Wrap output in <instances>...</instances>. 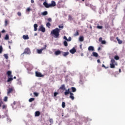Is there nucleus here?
Segmentation results:
<instances>
[{"label": "nucleus", "mask_w": 125, "mask_h": 125, "mask_svg": "<svg viewBox=\"0 0 125 125\" xmlns=\"http://www.w3.org/2000/svg\"><path fill=\"white\" fill-rule=\"evenodd\" d=\"M60 29L58 28H56L51 32V35L54 36V38L55 39H59L60 34Z\"/></svg>", "instance_id": "nucleus-1"}, {"label": "nucleus", "mask_w": 125, "mask_h": 125, "mask_svg": "<svg viewBox=\"0 0 125 125\" xmlns=\"http://www.w3.org/2000/svg\"><path fill=\"white\" fill-rule=\"evenodd\" d=\"M43 4L46 8H49V7H54V6H56V2H55L54 1H52L51 4H48L46 2H44Z\"/></svg>", "instance_id": "nucleus-2"}, {"label": "nucleus", "mask_w": 125, "mask_h": 125, "mask_svg": "<svg viewBox=\"0 0 125 125\" xmlns=\"http://www.w3.org/2000/svg\"><path fill=\"white\" fill-rule=\"evenodd\" d=\"M7 75L8 76V80L7 81V83H10V82L13 81V76L11 74V71H8L7 72Z\"/></svg>", "instance_id": "nucleus-3"}, {"label": "nucleus", "mask_w": 125, "mask_h": 125, "mask_svg": "<svg viewBox=\"0 0 125 125\" xmlns=\"http://www.w3.org/2000/svg\"><path fill=\"white\" fill-rule=\"evenodd\" d=\"M110 62H111V63H110V68H111V69L115 68V67H116V66L115 65V63H116V61H115V59H111Z\"/></svg>", "instance_id": "nucleus-4"}, {"label": "nucleus", "mask_w": 125, "mask_h": 125, "mask_svg": "<svg viewBox=\"0 0 125 125\" xmlns=\"http://www.w3.org/2000/svg\"><path fill=\"white\" fill-rule=\"evenodd\" d=\"M47 46L46 45H44V47L42 48L41 49H38L37 50V52L39 54H41L42 52V50L44 49H46V47Z\"/></svg>", "instance_id": "nucleus-5"}, {"label": "nucleus", "mask_w": 125, "mask_h": 125, "mask_svg": "<svg viewBox=\"0 0 125 125\" xmlns=\"http://www.w3.org/2000/svg\"><path fill=\"white\" fill-rule=\"evenodd\" d=\"M23 53V54L25 53L26 54H31V51L30 50V48H25Z\"/></svg>", "instance_id": "nucleus-6"}, {"label": "nucleus", "mask_w": 125, "mask_h": 125, "mask_svg": "<svg viewBox=\"0 0 125 125\" xmlns=\"http://www.w3.org/2000/svg\"><path fill=\"white\" fill-rule=\"evenodd\" d=\"M36 77L42 78V77H43V75L42 74L41 72H39V71H36L35 72Z\"/></svg>", "instance_id": "nucleus-7"}, {"label": "nucleus", "mask_w": 125, "mask_h": 125, "mask_svg": "<svg viewBox=\"0 0 125 125\" xmlns=\"http://www.w3.org/2000/svg\"><path fill=\"white\" fill-rule=\"evenodd\" d=\"M14 89L13 88H9V89H7V95L10 94L12 92H13Z\"/></svg>", "instance_id": "nucleus-8"}, {"label": "nucleus", "mask_w": 125, "mask_h": 125, "mask_svg": "<svg viewBox=\"0 0 125 125\" xmlns=\"http://www.w3.org/2000/svg\"><path fill=\"white\" fill-rule=\"evenodd\" d=\"M39 31H41V32H42V33H44V32H45V28L43 27L42 25H41L39 29Z\"/></svg>", "instance_id": "nucleus-9"}, {"label": "nucleus", "mask_w": 125, "mask_h": 125, "mask_svg": "<svg viewBox=\"0 0 125 125\" xmlns=\"http://www.w3.org/2000/svg\"><path fill=\"white\" fill-rule=\"evenodd\" d=\"M69 52L72 54H75V52H77V50H76V49H75V47H74L72 49L70 50Z\"/></svg>", "instance_id": "nucleus-10"}, {"label": "nucleus", "mask_w": 125, "mask_h": 125, "mask_svg": "<svg viewBox=\"0 0 125 125\" xmlns=\"http://www.w3.org/2000/svg\"><path fill=\"white\" fill-rule=\"evenodd\" d=\"M61 53H62V52L59 50H58L57 51H55L54 53L55 55H56V56L60 55Z\"/></svg>", "instance_id": "nucleus-11"}, {"label": "nucleus", "mask_w": 125, "mask_h": 125, "mask_svg": "<svg viewBox=\"0 0 125 125\" xmlns=\"http://www.w3.org/2000/svg\"><path fill=\"white\" fill-rule=\"evenodd\" d=\"M65 91L64 92L65 95H68V94H70L71 92H70V89H65Z\"/></svg>", "instance_id": "nucleus-12"}, {"label": "nucleus", "mask_w": 125, "mask_h": 125, "mask_svg": "<svg viewBox=\"0 0 125 125\" xmlns=\"http://www.w3.org/2000/svg\"><path fill=\"white\" fill-rule=\"evenodd\" d=\"M62 53L64 57H66L67 55H69V52H62Z\"/></svg>", "instance_id": "nucleus-13"}, {"label": "nucleus", "mask_w": 125, "mask_h": 125, "mask_svg": "<svg viewBox=\"0 0 125 125\" xmlns=\"http://www.w3.org/2000/svg\"><path fill=\"white\" fill-rule=\"evenodd\" d=\"M89 51H94V47L92 46H90L88 48Z\"/></svg>", "instance_id": "nucleus-14"}, {"label": "nucleus", "mask_w": 125, "mask_h": 125, "mask_svg": "<svg viewBox=\"0 0 125 125\" xmlns=\"http://www.w3.org/2000/svg\"><path fill=\"white\" fill-rule=\"evenodd\" d=\"M60 89L62 90H66V87H65V84H62L61 87H60Z\"/></svg>", "instance_id": "nucleus-15"}, {"label": "nucleus", "mask_w": 125, "mask_h": 125, "mask_svg": "<svg viewBox=\"0 0 125 125\" xmlns=\"http://www.w3.org/2000/svg\"><path fill=\"white\" fill-rule=\"evenodd\" d=\"M69 98L71 100H74L75 99V97H74V94L73 93H70Z\"/></svg>", "instance_id": "nucleus-16"}, {"label": "nucleus", "mask_w": 125, "mask_h": 125, "mask_svg": "<svg viewBox=\"0 0 125 125\" xmlns=\"http://www.w3.org/2000/svg\"><path fill=\"white\" fill-rule=\"evenodd\" d=\"M116 40H117V41L118 42L119 44H122L123 43V41L120 40V39H119V37H117V38H116Z\"/></svg>", "instance_id": "nucleus-17"}, {"label": "nucleus", "mask_w": 125, "mask_h": 125, "mask_svg": "<svg viewBox=\"0 0 125 125\" xmlns=\"http://www.w3.org/2000/svg\"><path fill=\"white\" fill-rule=\"evenodd\" d=\"M41 115V112L39 111L35 112V117H39Z\"/></svg>", "instance_id": "nucleus-18"}, {"label": "nucleus", "mask_w": 125, "mask_h": 125, "mask_svg": "<svg viewBox=\"0 0 125 125\" xmlns=\"http://www.w3.org/2000/svg\"><path fill=\"white\" fill-rule=\"evenodd\" d=\"M92 55H93V56H94V57H98V56H99L98 53H97L95 52H93L92 53Z\"/></svg>", "instance_id": "nucleus-19"}, {"label": "nucleus", "mask_w": 125, "mask_h": 125, "mask_svg": "<svg viewBox=\"0 0 125 125\" xmlns=\"http://www.w3.org/2000/svg\"><path fill=\"white\" fill-rule=\"evenodd\" d=\"M23 40H29V36L28 35H23L22 36Z\"/></svg>", "instance_id": "nucleus-20"}, {"label": "nucleus", "mask_w": 125, "mask_h": 125, "mask_svg": "<svg viewBox=\"0 0 125 125\" xmlns=\"http://www.w3.org/2000/svg\"><path fill=\"white\" fill-rule=\"evenodd\" d=\"M34 31H37L38 30V24H34Z\"/></svg>", "instance_id": "nucleus-21"}, {"label": "nucleus", "mask_w": 125, "mask_h": 125, "mask_svg": "<svg viewBox=\"0 0 125 125\" xmlns=\"http://www.w3.org/2000/svg\"><path fill=\"white\" fill-rule=\"evenodd\" d=\"M47 11H45L44 12L42 13V15L43 16H45V15H47Z\"/></svg>", "instance_id": "nucleus-22"}, {"label": "nucleus", "mask_w": 125, "mask_h": 125, "mask_svg": "<svg viewBox=\"0 0 125 125\" xmlns=\"http://www.w3.org/2000/svg\"><path fill=\"white\" fill-rule=\"evenodd\" d=\"M68 20L70 21H72V20H74V18L72 17L71 15L68 16Z\"/></svg>", "instance_id": "nucleus-23"}, {"label": "nucleus", "mask_w": 125, "mask_h": 125, "mask_svg": "<svg viewBox=\"0 0 125 125\" xmlns=\"http://www.w3.org/2000/svg\"><path fill=\"white\" fill-rule=\"evenodd\" d=\"M84 38L83 36H80L79 38V41L80 42H83Z\"/></svg>", "instance_id": "nucleus-24"}, {"label": "nucleus", "mask_w": 125, "mask_h": 125, "mask_svg": "<svg viewBox=\"0 0 125 125\" xmlns=\"http://www.w3.org/2000/svg\"><path fill=\"white\" fill-rule=\"evenodd\" d=\"M71 90H72V92H76V91H77V89H76V88H75L74 87H72Z\"/></svg>", "instance_id": "nucleus-25"}, {"label": "nucleus", "mask_w": 125, "mask_h": 125, "mask_svg": "<svg viewBox=\"0 0 125 125\" xmlns=\"http://www.w3.org/2000/svg\"><path fill=\"white\" fill-rule=\"evenodd\" d=\"M4 40H6V41H7V40H9V36H8V34H6L5 38Z\"/></svg>", "instance_id": "nucleus-26"}, {"label": "nucleus", "mask_w": 125, "mask_h": 125, "mask_svg": "<svg viewBox=\"0 0 125 125\" xmlns=\"http://www.w3.org/2000/svg\"><path fill=\"white\" fill-rule=\"evenodd\" d=\"M46 27H48V28H50V26H51V24L50 22H47L46 24Z\"/></svg>", "instance_id": "nucleus-27"}, {"label": "nucleus", "mask_w": 125, "mask_h": 125, "mask_svg": "<svg viewBox=\"0 0 125 125\" xmlns=\"http://www.w3.org/2000/svg\"><path fill=\"white\" fill-rule=\"evenodd\" d=\"M63 45H64V46H68V42H67V41H64L63 42Z\"/></svg>", "instance_id": "nucleus-28"}, {"label": "nucleus", "mask_w": 125, "mask_h": 125, "mask_svg": "<svg viewBox=\"0 0 125 125\" xmlns=\"http://www.w3.org/2000/svg\"><path fill=\"white\" fill-rule=\"evenodd\" d=\"M33 101H35V98H31L29 99V102H33Z\"/></svg>", "instance_id": "nucleus-29"}, {"label": "nucleus", "mask_w": 125, "mask_h": 125, "mask_svg": "<svg viewBox=\"0 0 125 125\" xmlns=\"http://www.w3.org/2000/svg\"><path fill=\"white\" fill-rule=\"evenodd\" d=\"M3 56L5 58V59H8V54H4Z\"/></svg>", "instance_id": "nucleus-30"}, {"label": "nucleus", "mask_w": 125, "mask_h": 125, "mask_svg": "<svg viewBox=\"0 0 125 125\" xmlns=\"http://www.w3.org/2000/svg\"><path fill=\"white\" fill-rule=\"evenodd\" d=\"M80 35V33H79V31L77 30L76 33L74 34V36L75 37H77V36H79Z\"/></svg>", "instance_id": "nucleus-31"}, {"label": "nucleus", "mask_w": 125, "mask_h": 125, "mask_svg": "<svg viewBox=\"0 0 125 125\" xmlns=\"http://www.w3.org/2000/svg\"><path fill=\"white\" fill-rule=\"evenodd\" d=\"M2 50H3L2 46L0 45V54L2 53Z\"/></svg>", "instance_id": "nucleus-32"}, {"label": "nucleus", "mask_w": 125, "mask_h": 125, "mask_svg": "<svg viewBox=\"0 0 125 125\" xmlns=\"http://www.w3.org/2000/svg\"><path fill=\"white\" fill-rule=\"evenodd\" d=\"M114 59H115V60H119V59H120V57H119L118 56H115L114 57Z\"/></svg>", "instance_id": "nucleus-33"}, {"label": "nucleus", "mask_w": 125, "mask_h": 125, "mask_svg": "<svg viewBox=\"0 0 125 125\" xmlns=\"http://www.w3.org/2000/svg\"><path fill=\"white\" fill-rule=\"evenodd\" d=\"M62 108H64V107H65V102H63L62 103Z\"/></svg>", "instance_id": "nucleus-34"}, {"label": "nucleus", "mask_w": 125, "mask_h": 125, "mask_svg": "<svg viewBox=\"0 0 125 125\" xmlns=\"http://www.w3.org/2000/svg\"><path fill=\"white\" fill-rule=\"evenodd\" d=\"M97 29H103V26L98 25L97 26Z\"/></svg>", "instance_id": "nucleus-35"}, {"label": "nucleus", "mask_w": 125, "mask_h": 125, "mask_svg": "<svg viewBox=\"0 0 125 125\" xmlns=\"http://www.w3.org/2000/svg\"><path fill=\"white\" fill-rule=\"evenodd\" d=\"M8 99V97H5L4 98V101L5 102H6L7 101V99Z\"/></svg>", "instance_id": "nucleus-36"}, {"label": "nucleus", "mask_w": 125, "mask_h": 125, "mask_svg": "<svg viewBox=\"0 0 125 125\" xmlns=\"http://www.w3.org/2000/svg\"><path fill=\"white\" fill-rule=\"evenodd\" d=\"M102 44H106V41H103L101 42Z\"/></svg>", "instance_id": "nucleus-37"}, {"label": "nucleus", "mask_w": 125, "mask_h": 125, "mask_svg": "<svg viewBox=\"0 0 125 125\" xmlns=\"http://www.w3.org/2000/svg\"><path fill=\"white\" fill-rule=\"evenodd\" d=\"M72 41V38L69 37L68 39L67 40V42H71Z\"/></svg>", "instance_id": "nucleus-38"}, {"label": "nucleus", "mask_w": 125, "mask_h": 125, "mask_svg": "<svg viewBox=\"0 0 125 125\" xmlns=\"http://www.w3.org/2000/svg\"><path fill=\"white\" fill-rule=\"evenodd\" d=\"M8 23V21H7V20H5V26H7V24Z\"/></svg>", "instance_id": "nucleus-39"}, {"label": "nucleus", "mask_w": 125, "mask_h": 125, "mask_svg": "<svg viewBox=\"0 0 125 125\" xmlns=\"http://www.w3.org/2000/svg\"><path fill=\"white\" fill-rule=\"evenodd\" d=\"M57 94H58V92H55V93H54V96L55 97H56L57 96Z\"/></svg>", "instance_id": "nucleus-40"}, {"label": "nucleus", "mask_w": 125, "mask_h": 125, "mask_svg": "<svg viewBox=\"0 0 125 125\" xmlns=\"http://www.w3.org/2000/svg\"><path fill=\"white\" fill-rule=\"evenodd\" d=\"M30 10H31V8H30V7L27 8V9H26V11L27 12H30Z\"/></svg>", "instance_id": "nucleus-41"}, {"label": "nucleus", "mask_w": 125, "mask_h": 125, "mask_svg": "<svg viewBox=\"0 0 125 125\" xmlns=\"http://www.w3.org/2000/svg\"><path fill=\"white\" fill-rule=\"evenodd\" d=\"M47 21H48L49 22H51V21H52V20L51 19V18H49L47 19Z\"/></svg>", "instance_id": "nucleus-42"}, {"label": "nucleus", "mask_w": 125, "mask_h": 125, "mask_svg": "<svg viewBox=\"0 0 125 125\" xmlns=\"http://www.w3.org/2000/svg\"><path fill=\"white\" fill-rule=\"evenodd\" d=\"M34 95L35 96H39V94H38V93H37V92H34Z\"/></svg>", "instance_id": "nucleus-43"}, {"label": "nucleus", "mask_w": 125, "mask_h": 125, "mask_svg": "<svg viewBox=\"0 0 125 125\" xmlns=\"http://www.w3.org/2000/svg\"><path fill=\"white\" fill-rule=\"evenodd\" d=\"M59 28H61V29H63V28H64V26L62 25H59Z\"/></svg>", "instance_id": "nucleus-44"}, {"label": "nucleus", "mask_w": 125, "mask_h": 125, "mask_svg": "<svg viewBox=\"0 0 125 125\" xmlns=\"http://www.w3.org/2000/svg\"><path fill=\"white\" fill-rule=\"evenodd\" d=\"M102 37H100L99 39V42H102Z\"/></svg>", "instance_id": "nucleus-45"}, {"label": "nucleus", "mask_w": 125, "mask_h": 125, "mask_svg": "<svg viewBox=\"0 0 125 125\" xmlns=\"http://www.w3.org/2000/svg\"><path fill=\"white\" fill-rule=\"evenodd\" d=\"M2 109H6V105H3L2 106Z\"/></svg>", "instance_id": "nucleus-46"}, {"label": "nucleus", "mask_w": 125, "mask_h": 125, "mask_svg": "<svg viewBox=\"0 0 125 125\" xmlns=\"http://www.w3.org/2000/svg\"><path fill=\"white\" fill-rule=\"evenodd\" d=\"M17 14H18V16H21V12H18Z\"/></svg>", "instance_id": "nucleus-47"}, {"label": "nucleus", "mask_w": 125, "mask_h": 125, "mask_svg": "<svg viewBox=\"0 0 125 125\" xmlns=\"http://www.w3.org/2000/svg\"><path fill=\"white\" fill-rule=\"evenodd\" d=\"M63 39H64V40H65V41H67L68 40V39L67 38V37H66V36H64Z\"/></svg>", "instance_id": "nucleus-48"}, {"label": "nucleus", "mask_w": 125, "mask_h": 125, "mask_svg": "<svg viewBox=\"0 0 125 125\" xmlns=\"http://www.w3.org/2000/svg\"><path fill=\"white\" fill-rule=\"evenodd\" d=\"M49 122H50V123H53V120L52 119H50L49 120Z\"/></svg>", "instance_id": "nucleus-49"}, {"label": "nucleus", "mask_w": 125, "mask_h": 125, "mask_svg": "<svg viewBox=\"0 0 125 125\" xmlns=\"http://www.w3.org/2000/svg\"><path fill=\"white\" fill-rule=\"evenodd\" d=\"M97 62H98V63H101V62H100V60H99V59H98V60H97Z\"/></svg>", "instance_id": "nucleus-50"}, {"label": "nucleus", "mask_w": 125, "mask_h": 125, "mask_svg": "<svg viewBox=\"0 0 125 125\" xmlns=\"http://www.w3.org/2000/svg\"><path fill=\"white\" fill-rule=\"evenodd\" d=\"M31 3H34V2H35V1H34V0H31Z\"/></svg>", "instance_id": "nucleus-51"}, {"label": "nucleus", "mask_w": 125, "mask_h": 125, "mask_svg": "<svg viewBox=\"0 0 125 125\" xmlns=\"http://www.w3.org/2000/svg\"><path fill=\"white\" fill-rule=\"evenodd\" d=\"M1 33H5V30H2Z\"/></svg>", "instance_id": "nucleus-52"}, {"label": "nucleus", "mask_w": 125, "mask_h": 125, "mask_svg": "<svg viewBox=\"0 0 125 125\" xmlns=\"http://www.w3.org/2000/svg\"><path fill=\"white\" fill-rule=\"evenodd\" d=\"M13 104H14V105H16V102L15 101H14V102H13Z\"/></svg>", "instance_id": "nucleus-53"}, {"label": "nucleus", "mask_w": 125, "mask_h": 125, "mask_svg": "<svg viewBox=\"0 0 125 125\" xmlns=\"http://www.w3.org/2000/svg\"><path fill=\"white\" fill-rule=\"evenodd\" d=\"M119 73H121V72H122V70H121V69H119Z\"/></svg>", "instance_id": "nucleus-54"}, {"label": "nucleus", "mask_w": 125, "mask_h": 125, "mask_svg": "<svg viewBox=\"0 0 125 125\" xmlns=\"http://www.w3.org/2000/svg\"><path fill=\"white\" fill-rule=\"evenodd\" d=\"M102 67H104L105 68V65L104 64H103Z\"/></svg>", "instance_id": "nucleus-55"}, {"label": "nucleus", "mask_w": 125, "mask_h": 125, "mask_svg": "<svg viewBox=\"0 0 125 125\" xmlns=\"http://www.w3.org/2000/svg\"><path fill=\"white\" fill-rule=\"evenodd\" d=\"M9 48L10 49H11V47H10V46H9Z\"/></svg>", "instance_id": "nucleus-56"}, {"label": "nucleus", "mask_w": 125, "mask_h": 125, "mask_svg": "<svg viewBox=\"0 0 125 125\" xmlns=\"http://www.w3.org/2000/svg\"><path fill=\"white\" fill-rule=\"evenodd\" d=\"M13 79H16V77H14V78Z\"/></svg>", "instance_id": "nucleus-57"}, {"label": "nucleus", "mask_w": 125, "mask_h": 125, "mask_svg": "<svg viewBox=\"0 0 125 125\" xmlns=\"http://www.w3.org/2000/svg\"><path fill=\"white\" fill-rule=\"evenodd\" d=\"M1 38V35H0V39Z\"/></svg>", "instance_id": "nucleus-58"}, {"label": "nucleus", "mask_w": 125, "mask_h": 125, "mask_svg": "<svg viewBox=\"0 0 125 125\" xmlns=\"http://www.w3.org/2000/svg\"><path fill=\"white\" fill-rule=\"evenodd\" d=\"M80 48H82V45H80Z\"/></svg>", "instance_id": "nucleus-59"}, {"label": "nucleus", "mask_w": 125, "mask_h": 125, "mask_svg": "<svg viewBox=\"0 0 125 125\" xmlns=\"http://www.w3.org/2000/svg\"><path fill=\"white\" fill-rule=\"evenodd\" d=\"M8 0H4V1H7Z\"/></svg>", "instance_id": "nucleus-60"}, {"label": "nucleus", "mask_w": 125, "mask_h": 125, "mask_svg": "<svg viewBox=\"0 0 125 125\" xmlns=\"http://www.w3.org/2000/svg\"><path fill=\"white\" fill-rule=\"evenodd\" d=\"M1 106V104H0V107Z\"/></svg>", "instance_id": "nucleus-61"}, {"label": "nucleus", "mask_w": 125, "mask_h": 125, "mask_svg": "<svg viewBox=\"0 0 125 125\" xmlns=\"http://www.w3.org/2000/svg\"><path fill=\"white\" fill-rule=\"evenodd\" d=\"M99 49H100V47L99 48L98 50H99Z\"/></svg>", "instance_id": "nucleus-62"}, {"label": "nucleus", "mask_w": 125, "mask_h": 125, "mask_svg": "<svg viewBox=\"0 0 125 125\" xmlns=\"http://www.w3.org/2000/svg\"><path fill=\"white\" fill-rule=\"evenodd\" d=\"M82 1H84V0H82Z\"/></svg>", "instance_id": "nucleus-63"}, {"label": "nucleus", "mask_w": 125, "mask_h": 125, "mask_svg": "<svg viewBox=\"0 0 125 125\" xmlns=\"http://www.w3.org/2000/svg\"><path fill=\"white\" fill-rule=\"evenodd\" d=\"M35 36H37V34H36L35 35Z\"/></svg>", "instance_id": "nucleus-64"}]
</instances>
